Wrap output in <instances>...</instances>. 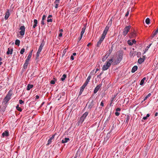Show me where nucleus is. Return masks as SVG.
Listing matches in <instances>:
<instances>
[{"label": "nucleus", "mask_w": 158, "mask_h": 158, "mask_svg": "<svg viewBox=\"0 0 158 158\" xmlns=\"http://www.w3.org/2000/svg\"><path fill=\"white\" fill-rule=\"evenodd\" d=\"M16 109L19 111L20 112H21L22 111V109L19 107V105L18 104L17 105V106H16Z\"/></svg>", "instance_id": "nucleus-32"}, {"label": "nucleus", "mask_w": 158, "mask_h": 158, "mask_svg": "<svg viewBox=\"0 0 158 158\" xmlns=\"http://www.w3.org/2000/svg\"><path fill=\"white\" fill-rule=\"evenodd\" d=\"M151 95V93H149L147 96L148 97H150Z\"/></svg>", "instance_id": "nucleus-63"}, {"label": "nucleus", "mask_w": 158, "mask_h": 158, "mask_svg": "<svg viewBox=\"0 0 158 158\" xmlns=\"http://www.w3.org/2000/svg\"><path fill=\"white\" fill-rule=\"evenodd\" d=\"M33 87V85L28 84L27 86V90H29L31 89Z\"/></svg>", "instance_id": "nucleus-21"}, {"label": "nucleus", "mask_w": 158, "mask_h": 158, "mask_svg": "<svg viewBox=\"0 0 158 158\" xmlns=\"http://www.w3.org/2000/svg\"><path fill=\"white\" fill-rule=\"evenodd\" d=\"M103 73V72H102V73H101L99 75L97 76V77H100L101 76V75Z\"/></svg>", "instance_id": "nucleus-54"}, {"label": "nucleus", "mask_w": 158, "mask_h": 158, "mask_svg": "<svg viewBox=\"0 0 158 158\" xmlns=\"http://www.w3.org/2000/svg\"><path fill=\"white\" fill-rule=\"evenodd\" d=\"M127 44L130 46H131L133 44L132 43L131 40H129L127 41Z\"/></svg>", "instance_id": "nucleus-36"}, {"label": "nucleus", "mask_w": 158, "mask_h": 158, "mask_svg": "<svg viewBox=\"0 0 158 158\" xmlns=\"http://www.w3.org/2000/svg\"><path fill=\"white\" fill-rule=\"evenodd\" d=\"M52 140L50 139H49L48 141V143L47 144V145H48L52 143Z\"/></svg>", "instance_id": "nucleus-38"}, {"label": "nucleus", "mask_w": 158, "mask_h": 158, "mask_svg": "<svg viewBox=\"0 0 158 158\" xmlns=\"http://www.w3.org/2000/svg\"><path fill=\"white\" fill-rule=\"evenodd\" d=\"M123 51H119L117 58L113 64L114 65L117 64L120 62L123 59Z\"/></svg>", "instance_id": "nucleus-1"}, {"label": "nucleus", "mask_w": 158, "mask_h": 158, "mask_svg": "<svg viewBox=\"0 0 158 158\" xmlns=\"http://www.w3.org/2000/svg\"><path fill=\"white\" fill-rule=\"evenodd\" d=\"M121 110V109L119 108H118L117 109H116L115 110L116 112L115 113V114L116 116H118L119 115L120 113L119 112H118V111H120Z\"/></svg>", "instance_id": "nucleus-18"}, {"label": "nucleus", "mask_w": 158, "mask_h": 158, "mask_svg": "<svg viewBox=\"0 0 158 158\" xmlns=\"http://www.w3.org/2000/svg\"><path fill=\"white\" fill-rule=\"evenodd\" d=\"M54 3L55 4V8H57L58 7L59 3Z\"/></svg>", "instance_id": "nucleus-49"}, {"label": "nucleus", "mask_w": 158, "mask_h": 158, "mask_svg": "<svg viewBox=\"0 0 158 158\" xmlns=\"http://www.w3.org/2000/svg\"><path fill=\"white\" fill-rule=\"evenodd\" d=\"M20 43V41L19 40H16L15 42V45H18V46L19 45Z\"/></svg>", "instance_id": "nucleus-30"}, {"label": "nucleus", "mask_w": 158, "mask_h": 158, "mask_svg": "<svg viewBox=\"0 0 158 158\" xmlns=\"http://www.w3.org/2000/svg\"><path fill=\"white\" fill-rule=\"evenodd\" d=\"M146 78L145 77H143L139 85H143L144 81L145 80Z\"/></svg>", "instance_id": "nucleus-24"}, {"label": "nucleus", "mask_w": 158, "mask_h": 158, "mask_svg": "<svg viewBox=\"0 0 158 158\" xmlns=\"http://www.w3.org/2000/svg\"><path fill=\"white\" fill-rule=\"evenodd\" d=\"M158 115V112L156 113L155 114V117H156V116H157Z\"/></svg>", "instance_id": "nucleus-62"}, {"label": "nucleus", "mask_w": 158, "mask_h": 158, "mask_svg": "<svg viewBox=\"0 0 158 158\" xmlns=\"http://www.w3.org/2000/svg\"><path fill=\"white\" fill-rule=\"evenodd\" d=\"M136 36V33L135 31L131 32L129 35V37L130 38H135Z\"/></svg>", "instance_id": "nucleus-11"}, {"label": "nucleus", "mask_w": 158, "mask_h": 158, "mask_svg": "<svg viewBox=\"0 0 158 158\" xmlns=\"http://www.w3.org/2000/svg\"><path fill=\"white\" fill-rule=\"evenodd\" d=\"M129 14V12L128 11H127L125 14V16L127 17L128 16Z\"/></svg>", "instance_id": "nucleus-56"}, {"label": "nucleus", "mask_w": 158, "mask_h": 158, "mask_svg": "<svg viewBox=\"0 0 158 158\" xmlns=\"http://www.w3.org/2000/svg\"><path fill=\"white\" fill-rule=\"evenodd\" d=\"M145 22L147 24H149L150 23V19L149 18H147L145 20Z\"/></svg>", "instance_id": "nucleus-35"}, {"label": "nucleus", "mask_w": 158, "mask_h": 158, "mask_svg": "<svg viewBox=\"0 0 158 158\" xmlns=\"http://www.w3.org/2000/svg\"><path fill=\"white\" fill-rule=\"evenodd\" d=\"M33 50H32L29 53L27 58L25 61V63L24 64L23 67L24 69H26L27 68L28 64L29 63V61L31 56Z\"/></svg>", "instance_id": "nucleus-3"}, {"label": "nucleus", "mask_w": 158, "mask_h": 158, "mask_svg": "<svg viewBox=\"0 0 158 158\" xmlns=\"http://www.w3.org/2000/svg\"><path fill=\"white\" fill-rule=\"evenodd\" d=\"M105 37H103V36H101V37L100 38V39L99 41L97 42V44H96V46L97 47H100V45L101 44V43L103 41Z\"/></svg>", "instance_id": "nucleus-8"}, {"label": "nucleus", "mask_w": 158, "mask_h": 158, "mask_svg": "<svg viewBox=\"0 0 158 158\" xmlns=\"http://www.w3.org/2000/svg\"><path fill=\"white\" fill-rule=\"evenodd\" d=\"M69 140V139L68 138H65L64 139L62 140L61 142L62 143H65L67 142Z\"/></svg>", "instance_id": "nucleus-23"}, {"label": "nucleus", "mask_w": 158, "mask_h": 158, "mask_svg": "<svg viewBox=\"0 0 158 158\" xmlns=\"http://www.w3.org/2000/svg\"><path fill=\"white\" fill-rule=\"evenodd\" d=\"M158 33V28L154 32V33L152 34V38H153Z\"/></svg>", "instance_id": "nucleus-25"}, {"label": "nucleus", "mask_w": 158, "mask_h": 158, "mask_svg": "<svg viewBox=\"0 0 158 158\" xmlns=\"http://www.w3.org/2000/svg\"><path fill=\"white\" fill-rule=\"evenodd\" d=\"M110 26L108 24L105 27V28L102 34V36L105 37L107 33V32Z\"/></svg>", "instance_id": "nucleus-6"}, {"label": "nucleus", "mask_w": 158, "mask_h": 158, "mask_svg": "<svg viewBox=\"0 0 158 158\" xmlns=\"http://www.w3.org/2000/svg\"><path fill=\"white\" fill-rule=\"evenodd\" d=\"M35 97H36V98L35 99V100H36V99H38L39 98V95H36Z\"/></svg>", "instance_id": "nucleus-58"}, {"label": "nucleus", "mask_w": 158, "mask_h": 158, "mask_svg": "<svg viewBox=\"0 0 158 158\" xmlns=\"http://www.w3.org/2000/svg\"><path fill=\"white\" fill-rule=\"evenodd\" d=\"M13 51V49H11L10 50V48H8V51L6 53L8 55L12 54Z\"/></svg>", "instance_id": "nucleus-22"}, {"label": "nucleus", "mask_w": 158, "mask_h": 158, "mask_svg": "<svg viewBox=\"0 0 158 158\" xmlns=\"http://www.w3.org/2000/svg\"><path fill=\"white\" fill-rule=\"evenodd\" d=\"M82 37V36H81V35L80 37L79 38V41H80L81 40Z\"/></svg>", "instance_id": "nucleus-64"}, {"label": "nucleus", "mask_w": 158, "mask_h": 158, "mask_svg": "<svg viewBox=\"0 0 158 158\" xmlns=\"http://www.w3.org/2000/svg\"><path fill=\"white\" fill-rule=\"evenodd\" d=\"M102 85V84H100L97 85L94 89V93L95 94H96L99 90L100 88L101 87Z\"/></svg>", "instance_id": "nucleus-10"}, {"label": "nucleus", "mask_w": 158, "mask_h": 158, "mask_svg": "<svg viewBox=\"0 0 158 158\" xmlns=\"http://www.w3.org/2000/svg\"><path fill=\"white\" fill-rule=\"evenodd\" d=\"M25 51V49H24V48H22L21 49V51L20 52V53L21 54H23V53H24V52Z\"/></svg>", "instance_id": "nucleus-37"}, {"label": "nucleus", "mask_w": 158, "mask_h": 158, "mask_svg": "<svg viewBox=\"0 0 158 158\" xmlns=\"http://www.w3.org/2000/svg\"><path fill=\"white\" fill-rule=\"evenodd\" d=\"M52 19H48L47 20V21L48 22V23H49V22H52Z\"/></svg>", "instance_id": "nucleus-40"}, {"label": "nucleus", "mask_w": 158, "mask_h": 158, "mask_svg": "<svg viewBox=\"0 0 158 158\" xmlns=\"http://www.w3.org/2000/svg\"><path fill=\"white\" fill-rule=\"evenodd\" d=\"M131 42H132V43L133 44H135L136 43V41H135V39H133V40H131Z\"/></svg>", "instance_id": "nucleus-46"}, {"label": "nucleus", "mask_w": 158, "mask_h": 158, "mask_svg": "<svg viewBox=\"0 0 158 158\" xmlns=\"http://www.w3.org/2000/svg\"><path fill=\"white\" fill-rule=\"evenodd\" d=\"M60 0H55L54 2V3H59Z\"/></svg>", "instance_id": "nucleus-52"}, {"label": "nucleus", "mask_w": 158, "mask_h": 158, "mask_svg": "<svg viewBox=\"0 0 158 158\" xmlns=\"http://www.w3.org/2000/svg\"><path fill=\"white\" fill-rule=\"evenodd\" d=\"M2 135L3 137L5 136H8L9 135L8 131L7 130L6 131L2 134Z\"/></svg>", "instance_id": "nucleus-15"}, {"label": "nucleus", "mask_w": 158, "mask_h": 158, "mask_svg": "<svg viewBox=\"0 0 158 158\" xmlns=\"http://www.w3.org/2000/svg\"><path fill=\"white\" fill-rule=\"evenodd\" d=\"M110 66V64L109 63L106 62V64H104L102 67V69L103 70L105 71L107 70Z\"/></svg>", "instance_id": "nucleus-9"}, {"label": "nucleus", "mask_w": 158, "mask_h": 158, "mask_svg": "<svg viewBox=\"0 0 158 158\" xmlns=\"http://www.w3.org/2000/svg\"><path fill=\"white\" fill-rule=\"evenodd\" d=\"M50 83L52 84H55V81L52 80L50 81Z\"/></svg>", "instance_id": "nucleus-44"}, {"label": "nucleus", "mask_w": 158, "mask_h": 158, "mask_svg": "<svg viewBox=\"0 0 158 158\" xmlns=\"http://www.w3.org/2000/svg\"><path fill=\"white\" fill-rule=\"evenodd\" d=\"M19 103L20 104H22L24 103V102L22 100H19Z\"/></svg>", "instance_id": "nucleus-42"}, {"label": "nucleus", "mask_w": 158, "mask_h": 158, "mask_svg": "<svg viewBox=\"0 0 158 158\" xmlns=\"http://www.w3.org/2000/svg\"><path fill=\"white\" fill-rule=\"evenodd\" d=\"M109 60V61H107L106 63H108L110 64V65L111 64V63L113 62V58L111 59H108L107 60Z\"/></svg>", "instance_id": "nucleus-33"}, {"label": "nucleus", "mask_w": 158, "mask_h": 158, "mask_svg": "<svg viewBox=\"0 0 158 158\" xmlns=\"http://www.w3.org/2000/svg\"><path fill=\"white\" fill-rule=\"evenodd\" d=\"M86 86L83 85L81 87L80 90V91L79 93V96H80L82 93V92H83L84 89L85 88Z\"/></svg>", "instance_id": "nucleus-16"}, {"label": "nucleus", "mask_w": 158, "mask_h": 158, "mask_svg": "<svg viewBox=\"0 0 158 158\" xmlns=\"http://www.w3.org/2000/svg\"><path fill=\"white\" fill-rule=\"evenodd\" d=\"M100 106L102 107L104 106V103L103 101H102V102H101Z\"/></svg>", "instance_id": "nucleus-51"}, {"label": "nucleus", "mask_w": 158, "mask_h": 158, "mask_svg": "<svg viewBox=\"0 0 158 158\" xmlns=\"http://www.w3.org/2000/svg\"><path fill=\"white\" fill-rule=\"evenodd\" d=\"M131 28V26L130 25H129L126 27L123 30V35L126 36L128 32L129 31Z\"/></svg>", "instance_id": "nucleus-5"}, {"label": "nucleus", "mask_w": 158, "mask_h": 158, "mask_svg": "<svg viewBox=\"0 0 158 158\" xmlns=\"http://www.w3.org/2000/svg\"><path fill=\"white\" fill-rule=\"evenodd\" d=\"M65 93L64 92H62L61 94L62 96H64L65 95Z\"/></svg>", "instance_id": "nucleus-61"}, {"label": "nucleus", "mask_w": 158, "mask_h": 158, "mask_svg": "<svg viewBox=\"0 0 158 158\" xmlns=\"http://www.w3.org/2000/svg\"><path fill=\"white\" fill-rule=\"evenodd\" d=\"M70 59L72 60H74V58L73 55L71 56L70 57Z\"/></svg>", "instance_id": "nucleus-53"}, {"label": "nucleus", "mask_w": 158, "mask_h": 158, "mask_svg": "<svg viewBox=\"0 0 158 158\" xmlns=\"http://www.w3.org/2000/svg\"><path fill=\"white\" fill-rule=\"evenodd\" d=\"M40 52H40L37 51V53H36V58H38L39 57L40 54Z\"/></svg>", "instance_id": "nucleus-39"}, {"label": "nucleus", "mask_w": 158, "mask_h": 158, "mask_svg": "<svg viewBox=\"0 0 158 158\" xmlns=\"http://www.w3.org/2000/svg\"><path fill=\"white\" fill-rule=\"evenodd\" d=\"M55 135V134H54V135H53L50 138V139L52 140V139H53L54 138Z\"/></svg>", "instance_id": "nucleus-47"}, {"label": "nucleus", "mask_w": 158, "mask_h": 158, "mask_svg": "<svg viewBox=\"0 0 158 158\" xmlns=\"http://www.w3.org/2000/svg\"><path fill=\"white\" fill-rule=\"evenodd\" d=\"M41 24L43 25H44V20H42V21H41Z\"/></svg>", "instance_id": "nucleus-57"}, {"label": "nucleus", "mask_w": 158, "mask_h": 158, "mask_svg": "<svg viewBox=\"0 0 158 158\" xmlns=\"http://www.w3.org/2000/svg\"><path fill=\"white\" fill-rule=\"evenodd\" d=\"M2 59L1 57H0V66L2 64V62H1Z\"/></svg>", "instance_id": "nucleus-55"}, {"label": "nucleus", "mask_w": 158, "mask_h": 158, "mask_svg": "<svg viewBox=\"0 0 158 158\" xmlns=\"http://www.w3.org/2000/svg\"><path fill=\"white\" fill-rule=\"evenodd\" d=\"M148 96L147 95L144 98L143 100V101H142V103L144 101H145V100H146V99H147L148 98Z\"/></svg>", "instance_id": "nucleus-50"}, {"label": "nucleus", "mask_w": 158, "mask_h": 158, "mask_svg": "<svg viewBox=\"0 0 158 158\" xmlns=\"http://www.w3.org/2000/svg\"><path fill=\"white\" fill-rule=\"evenodd\" d=\"M46 16L45 15H44L43 16L42 20H44L46 18Z\"/></svg>", "instance_id": "nucleus-45"}, {"label": "nucleus", "mask_w": 158, "mask_h": 158, "mask_svg": "<svg viewBox=\"0 0 158 158\" xmlns=\"http://www.w3.org/2000/svg\"><path fill=\"white\" fill-rule=\"evenodd\" d=\"M150 116V114H147V115L146 116H145V117H144L141 120V121L142 122H143V120H146L147 119V118L149 117Z\"/></svg>", "instance_id": "nucleus-27"}, {"label": "nucleus", "mask_w": 158, "mask_h": 158, "mask_svg": "<svg viewBox=\"0 0 158 158\" xmlns=\"http://www.w3.org/2000/svg\"><path fill=\"white\" fill-rule=\"evenodd\" d=\"M12 95V93L11 92V91L10 90L6 97L4 99L3 103L5 104H6L11 98V97Z\"/></svg>", "instance_id": "nucleus-2"}, {"label": "nucleus", "mask_w": 158, "mask_h": 158, "mask_svg": "<svg viewBox=\"0 0 158 158\" xmlns=\"http://www.w3.org/2000/svg\"><path fill=\"white\" fill-rule=\"evenodd\" d=\"M45 44V42L44 40L42 41L40 47L43 48Z\"/></svg>", "instance_id": "nucleus-34"}, {"label": "nucleus", "mask_w": 158, "mask_h": 158, "mask_svg": "<svg viewBox=\"0 0 158 158\" xmlns=\"http://www.w3.org/2000/svg\"><path fill=\"white\" fill-rule=\"evenodd\" d=\"M62 33L60 32L59 34V36L60 37H61L62 36Z\"/></svg>", "instance_id": "nucleus-59"}, {"label": "nucleus", "mask_w": 158, "mask_h": 158, "mask_svg": "<svg viewBox=\"0 0 158 158\" xmlns=\"http://www.w3.org/2000/svg\"><path fill=\"white\" fill-rule=\"evenodd\" d=\"M86 28V26L84 25V27L81 29V36H82L83 34L85 32V29Z\"/></svg>", "instance_id": "nucleus-17"}, {"label": "nucleus", "mask_w": 158, "mask_h": 158, "mask_svg": "<svg viewBox=\"0 0 158 158\" xmlns=\"http://www.w3.org/2000/svg\"><path fill=\"white\" fill-rule=\"evenodd\" d=\"M127 118H126V120L125 121V124L127 125L129 120L130 115L129 114H127L126 115Z\"/></svg>", "instance_id": "nucleus-19"}, {"label": "nucleus", "mask_w": 158, "mask_h": 158, "mask_svg": "<svg viewBox=\"0 0 158 158\" xmlns=\"http://www.w3.org/2000/svg\"><path fill=\"white\" fill-rule=\"evenodd\" d=\"M6 107H4V108H2L1 110L2 112H3L5 111V110Z\"/></svg>", "instance_id": "nucleus-48"}, {"label": "nucleus", "mask_w": 158, "mask_h": 158, "mask_svg": "<svg viewBox=\"0 0 158 158\" xmlns=\"http://www.w3.org/2000/svg\"><path fill=\"white\" fill-rule=\"evenodd\" d=\"M37 20L35 19L34 20V24L33 26V27L34 28H35L37 26Z\"/></svg>", "instance_id": "nucleus-26"}, {"label": "nucleus", "mask_w": 158, "mask_h": 158, "mask_svg": "<svg viewBox=\"0 0 158 158\" xmlns=\"http://www.w3.org/2000/svg\"><path fill=\"white\" fill-rule=\"evenodd\" d=\"M52 17V15H48V19L50 18H51Z\"/></svg>", "instance_id": "nucleus-60"}, {"label": "nucleus", "mask_w": 158, "mask_h": 158, "mask_svg": "<svg viewBox=\"0 0 158 158\" xmlns=\"http://www.w3.org/2000/svg\"><path fill=\"white\" fill-rule=\"evenodd\" d=\"M95 103V102L94 100H92L89 104L88 105V108L91 109L92 107L94 105Z\"/></svg>", "instance_id": "nucleus-14"}, {"label": "nucleus", "mask_w": 158, "mask_h": 158, "mask_svg": "<svg viewBox=\"0 0 158 158\" xmlns=\"http://www.w3.org/2000/svg\"><path fill=\"white\" fill-rule=\"evenodd\" d=\"M91 76H90V75L88 77L87 79L85 81V82L83 84V85L85 86H86L88 84V83L89 81V80H90V79L91 78Z\"/></svg>", "instance_id": "nucleus-13"}, {"label": "nucleus", "mask_w": 158, "mask_h": 158, "mask_svg": "<svg viewBox=\"0 0 158 158\" xmlns=\"http://www.w3.org/2000/svg\"><path fill=\"white\" fill-rule=\"evenodd\" d=\"M19 30H20L19 32V33L20 35L23 36L24 35L25 31V27L24 26H21L19 29Z\"/></svg>", "instance_id": "nucleus-7"}, {"label": "nucleus", "mask_w": 158, "mask_h": 158, "mask_svg": "<svg viewBox=\"0 0 158 158\" xmlns=\"http://www.w3.org/2000/svg\"><path fill=\"white\" fill-rule=\"evenodd\" d=\"M66 75L65 74H64L63 75V76H62V77L60 78V80H61L62 81H64L65 78H66Z\"/></svg>", "instance_id": "nucleus-31"}, {"label": "nucleus", "mask_w": 158, "mask_h": 158, "mask_svg": "<svg viewBox=\"0 0 158 158\" xmlns=\"http://www.w3.org/2000/svg\"><path fill=\"white\" fill-rule=\"evenodd\" d=\"M144 61V59L142 58H139L138 60V62L139 64H141Z\"/></svg>", "instance_id": "nucleus-28"}, {"label": "nucleus", "mask_w": 158, "mask_h": 158, "mask_svg": "<svg viewBox=\"0 0 158 158\" xmlns=\"http://www.w3.org/2000/svg\"><path fill=\"white\" fill-rule=\"evenodd\" d=\"M42 48H42L40 47H39L38 50V51L41 52Z\"/></svg>", "instance_id": "nucleus-43"}, {"label": "nucleus", "mask_w": 158, "mask_h": 158, "mask_svg": "<svg viewBox=\"0 0 158 158\" xmlns=\"http://www.w3.org/2000/svg\"><path fill=\"white\" fill-rule=\"evenodd\" d=\"M88 114L89 113L87 111L85 112L84 114H83L80 117V119L78 121V123H81V124L82 123Z\"/></svg>", "instance_id": "nucleus-4"}, {"label": "nucleus", "mask_w": 158, "mask_h": 158, "mask_svg": "<svg viewBox=\"0 0 158 158\" xmlns=\"http://www.w3.org/2000/svg\"><path fill=\"white\" fill-rule=\"evenodd\" d=\"M112 50L113 48L112 47H111V48L109 50L108 52V53H107L106 55L108 54V56H109L112 52Z\"/></svg>", "instance_id": "nucleus-29"}, {"label": "nucleus", "mask_w": 158, "mask_h": 158, "mask_svg": "<svg viewBox=\"0 0 158 158\" xmlns=\"http://www.w3.org/2000/svg\"><path fill=\"white\" fill-rule=\"evenodd\" d=\"M114 99V98H113L111 100L110 102V104H109L110 106H112V103L113 102Z\"/></svg>", "instance_id": "nucleus-41"}, {"label": "nucleus", "mask_w": 158, "mask_h": 158, "mask_svg": "<svg viewBox=\"0 0 158 158\" xmlns=\"http://www.w3.org/2000/svg\"><path fill=\"white\" fill-rule=\"evenodd\" d=\"M10 15V13L9 12V10H7V11H6L5 13V16L4 19L5 20H7L9 17Z\"/></svg>", "instance_id": "nucleus-12"}, {"label": "nucleus", "mask_w": 158, "mask_h": 158, "mask_svg": "<svg viewBox=\"0 0 158 158\" xmlns=\"http://www.w3.org/2000/svg\"><path fill=\"white\" fill-rule=\"evenodd\" d=\"M138 69V67L136 66H134L131 69V72L132 73H134L135 72V71H136Z\"/></svg>", "instance_id": "nucleus-20"}]
</instances>
